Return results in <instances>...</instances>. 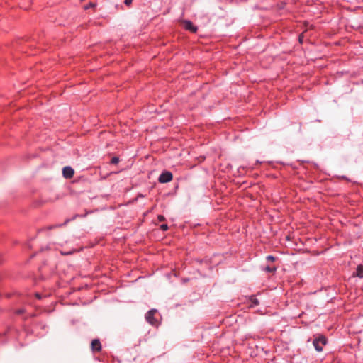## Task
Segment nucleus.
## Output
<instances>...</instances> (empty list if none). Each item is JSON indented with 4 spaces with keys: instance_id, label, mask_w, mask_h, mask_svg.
Wrapping results in <instances>:
<instances>
[{
    "instance_id": "nucleus-1",
    "label": "nucleus",
    "mask_w": 363,
    "mask_h": 363,
    "mask_svg": "<svg viewBox=\"0 0 363 363\" xmlns=\"http://www.w3.org/2000/svg\"><path fill=\"white\" fill-rule=\"evenodd\" d=\"M313 346L318 352L323 351V347L326 345L327 339L324 335H320L313 340Z\"/></svg>"
},
{
    "instance_id": "nucleus-2",
    "label": "nucleus",
    "mask_w": 363,
    "mask_h": 363,
    "mask_svg": "<svg viewBox=\"0 0 363 363\" xmlns=\"http://www.w3.org/2000/svg\"><path fill=\"white\" fill-rule=\"evenodd\" d=\"M173 175L169 171H164L162 172V174L160 175L158 178V182L160 183L164 184L169 182L172 180Z\"/></svg>"
},
{
    "instance_id": "nucleus-3",
    "label": "nucleus",
    "mask_w": 363,
    "mask_h": 363,
    "mask_svg": "<svg viewBox=\"0 0 363 363\" xmlns=\"http://www.w3.org/2000/svg\"><path fill=\"white\" fill-rule=\"evenodd\" d=\"M156 310H150L145 315L147 321L152 325H156L157 322V320L154 318V315L156 313Z\"/></svg>"
},
{
    "instance_id": "nucleus-4",
    "label": "nucleus",
    "mask_w": 363,
    "mask_h": 363,
    "mask_svg": "<svg viewBox=\"0 0 363 363\" xmlns=\"http://www.w3.org/2000/svg\"><path fill=\"white\" fill-rule=\"evenodd\" d=\"M74 174V169L71 167H65L62 169V175L66 179H71Z\"/></svg>"
},
{
    "instance_id": "nucleus-5",
    "label": "nucleus",
    "mask_w": 363,
    "mask_h": 363,
    "mask_svg": "<svg viewBox=\"0 0 363 363\" xmlns=\"http://www.w3.org/2000/svg\"><path fill=\"white\" fill-rule=\"evenodd\" d=\"M184 26L186 30H190L192 33H196L197 31V28L195 26L191 21H184Z\"/></svg>"
},
{
    "instance_id": "nucleus-6",
    "label": "nucleus",
    "mask_w": 363,
    "mask_h": 363,
    "mask_svg": "<svg viewBox=\"0 0 363 363\" xmlns=\"http://www.w3.org/2000/svg\"><path fill=\"white\" fill-rule=\"evenodd\" d=\"M91 347L93 351L99 352L101 350V345L99 340H93L91 343Z\"/></svg>"
},
{
    "instance_id": "nucleus-7",
    "label": "nucleus",
    "mask_w": 363,
    "mask_h": 363,
    "mask_svg": "<svg viewBox=\"0 0 363 363\" xmlns=\"http://www.w3.org/2000/svg\"><path fill=\"white\" fill-rule=\"evenodd\" d=\"M354 276L358 277L359 278H363V266L359 265L356 269V272L354 273Z\"/></svg>"
},
{
    "instance_id": "nucleus-8",
    "label": "nucleus",
    "mask_w": 363,
    "mask_h": 363,
    "mask_svg": "<svg viewBox=\"0 0 363 363\" xmlns=\"http://www.w3.org/2000/svg\"><path fill=\"white\" fill-rule=\"evenodd\" d=\"M264 270L267 272L272 273L277 270V268L275 267L267 266Z\"/></svg>"
},
{
    "instance_id": "nucleus-9",
    "label": "nucleus",
    "mask_w": 363,
    "mask_h": 363,
    "mask_svg": "<svg viewBox=\"0 0 363 363\" xmlns=\"http://www.w3.org/2000/svg\"><path fill=\"white\" fill-rule=\"evenodd\" d=\"M119 162V159L118 157H113L112 159H111V163L113 164H118Z\"/></svg>"
},
{
    "instance_id": "nucleus-10",
    "label": "nucleus",
    "mask_w": 363,
    "mask_h": 363,
    "mask_svg": "<svg viewBox=\"0 0 363 363\" xmlns=\"http://www.w3.org/2000/svg\"><path fill=\"white\" fill-rule=\"evenodd\" d=\"M267 260L269 262H274L276 260V258L272 255H268L266 257Z\"/></svg>"
},
{
    "instance_id": "nucleus-11",
    "label": "nucleus",
    "mask_w": 363,
    "mask_h": 363,
    "mask_svg": "<svg viewBox=\"0 0 363 363\" xmlns=\"http://www.w3.org/2000/svg\"><path fill=\"white\" fill-rule=\"evenodd\" d=\"M160 228L162 230L165 231L168 229V225L167 224H162Z\"/></svg>"
},
{
    "instance_id": "nucleus-12",
    "label": "nucleus",
    "mask_w": 363,
    "mask_h": 363,
    "mask_svg": "<svg viewBox=\"0 0 363 363\" xmlns=\"http://www.w3.org/2000/svg\"><path fill=\"white\" fill-rule=\"evenodd\" d=\"M133 0H125L124 3L127 6H130L132 4Z\"/></svg>"
},
{
    "instance_id": "nucleus-13",
    "label": "nucleus",
    "mask_w": 363,
    "mask_h": 363,
    "mask_svg": "<svg viewBox=\"0 0 363 363\" xmlns=\"http://www.w3.org/2000/svg\"><path fill=\"white\" fill-rule=\"evenodd\" d=\"M157 218L159 221H164L165 220L164 217L162 215H159Z\"/></svg>"
},
{
    "instance_id": "nucleus-14",
    "label": "nucleus",
    "mask_w": 363,
    "mask_h": 363,
    "mask_svg": "<svg viewBox=\"0 0 363 363\" xmlns=\"http://www.w3.org/2000/svg\"><path fill=\"white\" fill-rule=\"evenodd\" d=\"M35 296L38 298V299H41L42 296L40 294H35Z\"/></svg>"
}]
</instances>
